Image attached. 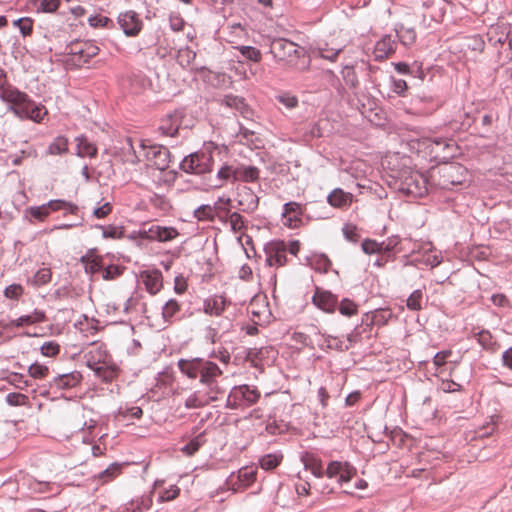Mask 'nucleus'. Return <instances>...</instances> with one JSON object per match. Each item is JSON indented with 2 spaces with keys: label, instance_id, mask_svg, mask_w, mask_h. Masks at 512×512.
I'll use <instances>...</instances> for the list:
<instances>
[{
  "label": "nucleus",
  "instance_id": "f257e3e1",
  "mask_svg": "<svg viewBox=\"0 0 512 512\" xmlns=\"http://www.w3.org/2000/svg\"><path fill=\"white\" fill-rule=\"evenodd\" d=\"M178 368L189 379L199 378L203 390H197L191 393L184 401L187 409H197L216 402L222 398L226 388L221 384L220 377L223 370L213 361L205 358L180 359Z\"/></svg>",
  "mask_w": 512,
  "mask_h": 512
},
{
  "label": "nucleus",
  "instance_id": "f03ea898",
  "mask_svg": "<svg viewBox=\"0 0 512 512\" xmlns=\"http://www.w3.org/2000/svg\"><path fill=\"white\" fill-rule=\"evenodd\" d=\"M6 72L0 67V99L8 104V111L20 120L41 123L48 114L46 107L33 101L26 93L13 86L5 87Z\"/></svg>",
  "mask_w": 512,
  "mask_h": 512
},
{
  "label": "nucleus",
  "instance_id": "7ed1b4c3",
  "mask_svg": "<svg viewBox=\"0 0 512 512\" xmlns=\"http://www.w3.org/2000/svg\"><path fill=\"white\" fill-rule=\"evenodd\" d=\"M217 146L212 143H205L201 149L184 157L180 162V169L191 174H205L212 171L214 153Z\"/></svg>",
  "mask_w": 512,
  "mask_h": 512
},
{
  "label": "nucleus",
  "instance_id": "20e7f679",
  "mask_svg": "<svg viewBox=\"0 0 512 512\" xmlns=\"http://www.w3.org/2000/svg\"><path fill=\"white\" fill-rule=\"evenodd\" d=\"M195 118L186 108H178L165 114L159 125L162 135L175 137L180 130H190L195 125Z\"/></svg>",
  "mask_w": 512,
  "mask_h": 512
},
{
  "label": "nucleus",
  "instance_id": "39448f33",
  "mask_svg": "<svg viewBox=\"0 0 512 512\" xmlns=\"http://www.w3.org/2000/svg\"><path fill=\"white\" fill-rule=\"evenodd\" d=\"M261 393L255 386L247 384L234 386L226 400V408L231 410L245 409L258 402Z\"/></svg>",
  "mask_w": 512,
  "mask_h": 512
},
{
  "label": "nucleus",
  "instance_id": "423d86ee",
  "mask_svg": "<svg viewBox=\"0 0 512 512\" xmlns=\"http://www.w3.org/2000/svg\"><path fill=\"white\" fill-rule=\"evenodd\" d=\"M58 210H66L68 213L72 215H77L79 207L72 202H68L62 199H55L50 200L47 203L42 204L40 206L28 207L24 211V216L25 218L29 219V221H31L30 218H34L40 222H43L50 215L51 212Z\"/></svg>",
  "mask_w": 512,
  "mask_h": 512
},
{
  "label": "nucleus",
  "instance_id": "0eeeda50",
  "mask_svg": "<svg viewBox=\"0 0 512 512\" xmlns=\"http://www.w3.org/2000/svg\"><path fill=\"white\" fill-rule=\"evenodd\" d=\"M140 147L144 151V156L150 165L160 171H164L169 168L171 153L167 147L162 145L146 146L143 142H141Z\"/></svg>",
  "mask_w": 512,
  "mask_h": 512
},
{
  "label": "nucleus",
  "instance_id": "6e6552de",
  "mask_svg": "<svg viewBox=\"0 0 512 512\" xmlns=\"http://www.w3.org/2000/svg\"><path fill=\"white\" fill-rule=\"evenodd\" d=\"M356 468L347 461H330L325 469V476L329 479H336V482L343 486L349 483L356 475Z\"/></svg>",
  "mask_w": 512,
  "mask_h": 512
},
{
  "label": "nucleus",
  "instance_id": "1a4fd4ad",
  "mask_svg": "<svg viewBox=\"0 0 512 512\" xmlns=\"http://www.w3.org/2000/svg\"><path fill=\"white\" fill-rule=\"evenodd\" d=\"M486 36L489 44L493 47L507 45L512 51V24L506 22L493 24L488 28Z\"/></svg>",
  "mask_w": 512,
  "mask_h": 512
},
{
  "label": "nucleus",
  "instance_id": "9d476101",
  "mask_svg": "<svg viewBox=\"0 0 512 512\" xmlns=\"http://www.w3.org/2000/svg\"><path fill=\"white\" fill-rule=\"evenodd\" d=\"M399 190L408 196L423 197L427 194V180L418 172H410L400 182Z\"/></svg>",
  "mask_w": 512,
  "mask_h": 512
},
{
  "label": "nucleus",
  "instance_id": "9b49d317",
  "mask_svg": "<svg viewBox=\"0 0 512 512\" xmlns=\"http://www.w3.org/2000/svg\"><path fill=\"white\" fill-rule=\"evenodd\" d=\"M269 52L277 61L289 60L294 55L300 57V51L297 44L284 38L273 39L270 44Z\"/></svg>",
  "mask_w": 512,
  "mask_h": 512
},
{
  "label": "nucleus",
  "instance_id": "f8f14e48",
  "mask_svg": "<svg viewBox=\"0 0 512 512\" xmlns=\"http://www.w3.org/2000/svg\"><path fill=\"white\" fill-rule=\"evenodd\" d=\"M266 264L270 267H281L287 262L285 241L273 240L265 244Z\"/></svg>",
  "mask_w": 512,
  "mask_h": 512
},
{
  "label": "nucleus",
  "instance_id": "ddd939ff",
  "mask_svg": "<svg viewBox=\"0 0 512 512\" xmlns=\"http://www.w3.org/2000/svg\"><path fill=\"white\" fill-rule=\"evenodd\" d=\"M256 475L257 467L245 466L236 473H231L227 481L234 491H240L252 485L256 480Z\"/></svg>",
  "mask_w": 512,
  "mask_h": 512
},
{
  "label": "nucleus",
  "instance_id": "4468645a",
  "mask_svg": "<svg viewBox=\"0 0 512 512\" xmlns=\"http://www.w3.org/2000/svg\"><path fill=\"white\" fill-rule=\"evenodd\" d=\"M117 23L127 37L137 36L143 27L141 18L133 10L121 12L117 17Z\"/></svg>",
  "mask_w": 512,
  "mask_h": 512
},
{
  "label": "nucleus",
  "instance_id": "2eb2a0df",
  "mask_svg": "<svg viewBox=\"0 0 512 512\" xmlns=\"http://www.w3.org/2000/svg\"><path fill=\"white\" fill-rule=\"evenodd\" d=\"M430 142L429 147L436 157L446 160L455 157L457 154L458 147L453 139L434 137Z\"/></svg>",
  "mask_w": 512,
  "mask_h": 512
},
{
  "label": "nucleus",
  "instance_id": "dca6fc26",
  "mask_svg": "<svg viewBox=\"0 0 512 512\" xmlns=\"http://www.w3.org/2000/svg\"><path fill=\"white\" fill-rule=\"evenodd\" d=\"M315 306L327 313H333L338 305V298L332 292L316 288L312 297Z\"/></svg>",
  "mask_w": 512,
  "mask_h": 512
},
{
  "label": "nucleus",
  "instance_id": "f3484780",
  "mask_svg": "<svg viewBox=\"0 0 512 512\" xmlns=\"http://www.w3.org/2000/svg\"><path fill=\"white\" fill-rule=\"evenodd\" d=\"M237 203L243 212L252 213L258 208L259 197L251 188L243 186L238 189Z\"/></svg>",
  "mask_w": 512,
  "mask_h": 512
},
{
  "label": "nucleus",
  "instance_id": "a211bd4d",
  "mask_svg": "<svg viewBox=\"0 0 512 512\" xmlns=\"http://www.w3.org/2000/svg\"><path fill=\"white\" fill-rule=\"evenodd\" d=\"M397 41L392 34H386L379 39L374 47V57L376 60H383L395 53Z\"/></svg>",
  "mask_w": 512,
  "mask_h": 512
},
{
  "label": "nucleus",
  "instance_id": "6ab92c4d",
  "mask_svg": "<svg viewBox=\"0 0 512 512\" xmlns=\"http://www.w3.org/2000/svg\"><path fill=\"white\" fill-rule=\"evenodd\" d=\"M144 234L151 241L169 242L175 239L179 232L174 227L151 225L147 231H144Z\"/></svg>",
  "mask_w": 512,
  "mask_h": 512
},
{
  "label": "nucleus",
  "instance_id": "aec40b11",
  "mask_svg": "<svg viewBox=\"0 0 512 512\" xmlns=\"http://www.w3.org/2000/svg\"><path fill=\"white\" fill-rule=\"evenodd\" d=\"M303 210L299 203L288 202L283 205V223L289 228H297L302 223Z\"/></svg>",
  "mask_w": 512,
  "mask_h": 512
},
{
  "label": "nucleus",
  "instance_id": "412c9836",
  "mask_svg": "<svg viewBox=\"0 0 512 512\" xmlns=\"http://www.w3.org/2000/svg\"><path fill=\"white\" fill-rule=\"evenodd\" d=\"M82 374L79 371L60 374L53 378L50 387L57 390H68L77 387L82 381Z\"/></svg>",
  "mask_w": 512,
  "mask_h": 512
},
{
  "label": "nucleus",
  "instance_id": "4be33fe9",
  "mask_svg": "<svg viewBox=\"0 0 512 512\" xmlns=\"http://www.w3.org/2000/svg\"><path fill=\"white\" fill-rule=\"evenodd\" d=\"M85 362L88 368H95L109 362V355L106 348L102 345L92 347L85 355Z\"/></svg>",
  "mask_w": 512,
  "mask_h": 512
},
{
  "label": "nucleus",
  "instance_id": "5701e85b",
  "mask_svg": "<svg viewBox=\"0 0 512 512\" xmlns=\"http://www.w3.org/2000/svg\"><path fill=\"white\" fill-rule=\"evenodd\" d=\"M69 49L72 55L79 56L83 62H88L99 53V47L91 41L72 44Z\"/></svg>",
  "mask_w": 512,
  "mask_h": 512
},
{
  "label": "nucleus",
  "instance_id": "b1692460",
  "mask_svg": "<svg viewBox=\"0 0 512 512\" xmlns=\"http://www.w3.org/2000/svg\"><path fill=\"white\" fill-rule=\"evenodd\" d=\"M85 272L90 275L102 272L104 267L103 258L96 254L94 249L89 250L81 257Z\"/></svg>",
  "mask_w": 512,
  "mask_h": 512
},
{
  "label": "nucleus",
  "instance_id": "393cba45",
  "mask_svg": "<svg viewBox=\"0 0 512 512\" xmlns=\"http://www.w3.org/2000/svg\"><path fill=\"white\" fill-rule=\"evenodd\" d=\"M227 305V300L221 295H213L203 302V311L210 316H220Z\"/></svg>",
  "mask_w": 512,
  "mask_h": 512
},
{
  "label": "nucleus",
  "instance_id": "a878e982",
  "mask_svg": "<svg viewBox=\"0 0 512 512\" xmlns=\"http://www.w3.org/2000/svg\"><path fill=\"white\" fill-rule=\"evenodd\" d=\"M222 103L231 109H234L235 111L239 112L244 118H250L253 114L252 109L249 107V105L245 102V99L239 96L234 95H226Z\"/></svg>",
  "mask_w": 512,
  "mask_h": 512
},
{
  "label": "nucleus",
  "instance_id": "bb28decb",
  "mask_svg": "<svg viewBox=\"0 0 512 512\" xmlns=\"http://www.w3.org/2000/svg\"><path fill=\"white\" fill-rule=\"evenodd\" d=\"M152 506V498L149 495H142L119 508V512H145Z\"/></svg>",
  "mask_w": 512,
  "mask_h": 512
},
{
  "label": "nucleus",
  "instance_id": "cd10ccee",
  "mask_svg": "<svg viewBox=\"0 0 512 512\" xmlns=\"http://www.w3.org/2000/svg\"><path fill=\"white\" fill-rule=\"evenodd\" d=\"M421 5L424 17L427 16L433 21H440L445 14L442 0H424Z\"/></svg>",
  "mask_w": 512,
  "mask_h": 512
},
{
  "label": "nucleus",
  "instance_id": "c85d7f7f",
  "mask_svg": "<svg viewBox=\"0 0 512 512\" xmlns=\"http://www.w3.org/2000/svg\"><path fill=\"white\" fill-rule=\"evenodd\" d=\"M353 201V195L340 188L334 189L328 196L327 202L335 208H347Z\"/></svg>",
  "mask_w": 512,
  "mask_h": 512
},
{
  "label": "nucleus",
  "instance_id": "c756f323",
  "mask_svg": "<svg viewBox=\"0 0 512 512\" xmlns=\"http://www.w3.org/2000/svg\"><path fill=\"white\" fill-rule=\"evenodd\" d=\"M76 141V155L79 157L94 158L97 155L98 149L96 145L89 141L85 135H80L75 138Z\"/></svg>",
  "mask_w": 512,
  "mask_h": 512
},
{
  "label": "nucleus",
  "instance_id": "7c9ffc66",
  "mask_svg": "<svg viewBox=\"0 0 512 512\" xmlns=\"http://www.w3.org/2000/svg\"><path fill=\"white\" fill-rule=\"evenodd\" d=\"M143 283L146 290L154 295L158 293L162 287V275L159 271H146L142 274Z\"/></svg>",
  "mask_w": 512,
  "mask_h": 512
},
{
  "label": "nucleus",
  "instance_id": "2f4dec72",
  "mask_svg": "<svg viewBox=\"0 0 512 512\" xmlns=\"http://www.w3.org/2000/svg\"><path fill=\"white\" fill-rule=\"evenodd\" d=\"M342 50V47H330L328 43L320 42L313 49V54L322 59L334 62Z\"/></svg>",
  "mask_w": 512,
  "mask_h": 512
},
{
  "label": "nucleus",
  "instance_id": "473e14b6",
  "mask_svg": "<svg viewBox=\"0 0 512 512\" xmlns=\"http://www.w3.org/2000/svg\"><path fill=\"white\" fill-rule=\"evenodd\" d=\"M396 41H400L404 46L412 45L416 40V32L414 28L405 27L404 25H396L395 35Z\"/></svg>",
  "mask_w": 512,
  "mask_h": 512
},
{
  "label": "nucleus",
  "instance_id": "72a5a7b5",
  "mask_svg": "<svg viewBox=\"0 0 512 512\" xmlns=\"http://www.w3.org/2000/svg\"><path fill=\"white\" fill-rule=\"evenodd\" d=\"M45 320V314L42 311L35 310L33 313L28 315L20 316L17 319H13L10 321V325L14 327H22L25 325H33L36 323H41Z\"/></svg>",
  "mask_w": 512,
  "mask_h": 512
},
{
  "label": "nucleus",
  "instance_id": "f704fd0d",
  "mask_svg": "<svg viewBox=\"0 0 512 512\" xmlns=\"http://www.w3.org/2000/svg\"><path fill=\"white\" fill-rule=\"evenodd\" d=\"M181 305L175 299H169L162 307V317L165 323L171 324L177 319Z\"/></svg>",
  "mask_w": 512,
  "mask_h": 512
},
{
  "label": "nucleus",
  "instance_id": "c9c22d12",
  "mask_svg": "<svg viewBox=\"0 0 512 512\" xmlns=\"http://www.w3.org/2000/svg\"><path fill=\"white\" fill-rule=\"evenodd\" d=\"M205 442V433H198L193 436L187 444L181 447L180 451L186 456H192L205 444Z\"/></svg>",
  "mask_w": 512,
  "mask_h": 512
},
{
  "label": "nucleus",
  "instance_id": "e433bc0d",
  "mask_svg": "<svg viewBox=\"0 0 512 512\" xmlns=\"http://www.w3.org/2000/svg\"><path fill=\"white\" fill-rule=\"evenodd\" d=\"M476 338L477 342L479 343V345H481V347L484 350L489 351L491 353L497 351L499 345L497 344L496 340L493 338V336L488 330H481L477 334Z\"/></svg>",
  "mask_w": 512,
  "mask_h": 512
},
{
  "label": "nucleus",
  "instance_id": "4c0bfd02",
  "mask_svg": "<svg viewBox=\"0 0 512 512\" xmlns=\"http://www.w3.org/2000/svg\"><path fill=\"white\" fill-rule=\"evenodd\" d=\"M52 272L50 268L42 267L36 271L32 278L28 279V283L34 287H40L51 281Z\"/></svg>",
  "mask_w": 512,
  "mask_h": 512
},
{
  "label": "nucleus",
  "instance_id": "58836bf2",
  "mask_svg": "<svg viewBox=\"0 0 512 512\" xmlns=\"http://www.w3.org/2000/svg\"><path fill=\"white\" fill-rule=\"evenodd\" d=\"M260 170L255 166H243L237 169L236 179L244 182H255L259 179Z\"/></svg>",
  "mask_w": 512,
  "mask_h": 512
},
{
  "label": "nucleus",
  "instance_id": "ea45409f",
  "mask_svg": "<svg viewBox=\"0 0 512 512\" xmlns=\"http://www.w3.org/2000/svg\"><path fill=\"white\" fill-rule=\"evenodd\" d=\"M95 375L105 382L112 381L117 376V368L109 362L95 368Z\"/></svg>",
  "mask_w": 512,
  "mask_h": 512
},
{
  "label": "nucleus",
  "instance_id": "a19ab883",
  "mask_svg": "<svg viewBox=\"0 0 512 512\" xmlns=\"http://www.w3.org/2000/svg\"><path fill=\"white\" fill-rule=\"evenodd\" d=\"M68 151V139L64 136H58L48 146L47 154L62 155Z\"/></svg>",
  "mask_w": 512,
  "mask_h": 512
},
{
  "label": "nucleus",
  "instance_id": "79ce46f5",
  "mask_svg": "<svg viewBox=\"0 0 512 512\" xmlns=\"http://www.w3.org/2000/svg\"><path fill=\"white\" fill-rule=\"evenodd\" d=\"M221 211L228 214V222L231 230L235 233L242 231L245 228L244 218L238 212L230 213L228 208L220 207Z\"/></svg>",
  "mask_w": 512,
  "mask_h": 512
},
{
  "label": "nucleus",
  "instance_id": "37998d69",
  "mask_svg": "<svg viewBox=\"0 0 512 512\" xmlns=\"http://www.w3.org/2000/svg\"><path fill=\"white\" fill-rule=\"evenodd\" d=\"M283 456L281 454H267L260 458V466L264 470L275 469L282 461Z\"/></svg>",
  "mask_w": 512,
  "mask_h": 512
},
{
  "label": "nucleus",
  "instance_id": "c03bdc74",
  "mask_svg": "<svg viewBox=\"0 0 512 512\" xmlns=\"http://www.w3.org/2000/svg\"><path fill=\"white\" fill-rule=\"evenodd\" d=\"M275 99L278 103L283 105L287 110H292L298 106V98L289 93V92H282L275 96Z\"/></svg>",
  "mask_w": 512,
  "mask_h": 512
},
{
  "label": "nucleus",
  "instance_id": "a18cd8bd",
  "mask_svg": "<svg viewBox=\"0 0 512 512\" xmlns=\"http://www.w3.org/2000/svg\"><path fill=\"white\" fill-rule=\"evenodd\" d=\"M236 176L237 170L235 171L231 166L224 165L217 172L218 183L215 186L221 187L226 181H228L232 177L236 179Z\"/></svg>",
  "mask_w": 512,
  "mask_h": 512
},
{
  "label": "nucleus",
  "instance_id": "49530a36",
  "mask_svg": "<svg viewBox=\"0 0 512 512\" xmlns=\"http://www.w3.org/2000/svg\"><path fill=\"white\" fill-rule=\"evenodd\" d=\"M338 310L343 316L350 317L352 315H355L358 311V306L355 304L354 301L344 298L342 299L338 305Z\"/></svg>",
  "mask_w": 512,
  "mask_h": 512
},
{
  "label": "nucleus",
  "instance_id": "de8ad7c7",
  "mask_svg": "<svg viewBox=\"0 0 512 512\" xmlns=\"http://www.w3.org/2000/svg\"><path fill=\"white\" fill-rule=\"evenodd\" d=\"M237 49L245 59L255 63L260 62L262 55L259 49L252 46H239Z\"/></svg>",
  "mask_w": 512,
  "mask_h": 512
},
{
  "label": "nucleus",
  "instance_id": "09e8293b",
  "mask_svg": "<svg viewBox=\"0 0 512 512\" xmlns=\"http://www.w3.org/2000/svg\"><path fill=\"white\" fill-rule=\"evenodd\" d=\"M423 292L420 289L414 290L406 301V305L410 310L418 311L422 308Z\"/></svg>",
  "mask_w": 512,
  "mask_h": 512
},
{
  "label": "nucleus",
  "instance_id": "8fccbe9b",
  "mask_svg": "<svg viewBox=\"0 0 512 512\" xmlns=\"http://www.w3.org/2000/svg\"><path fill=\"white\" fill-rule=\"evenodd\" d=\"M342 78L346 85L350 88H356L358 85V78L352 66H345L341 71Z\"/></svg>",
  "mask_w": 512,
  "mask_h": 512
},
{
  "label": "nucleus",
  "instance_id": "3c124183",
  "mask_svg": "<svg viewBox=\"0 0 512 512\" xmlns=\"http://www.w3.org/2000/svg\"><path fill=\"white\" fill-rule=\"evenodd\" d=\"M361 247L365 254H383L382 244L376 240L365 239Z\"/></svg>",
  "mask_w": 512,
  "mask_h": 512
},
{
  "label": "nucleus",
  "instance_id": "603ef678",
  "mask_svg": "<svg viewBox=\"0 0 512 512\" xmlns=\"http://www.w3.org/2000/svg\"><path fill=\"white\" fill-rule=\"evenodd\" d=\"M305 468L310 470V472L316 478H322L325 476V470L323 469V466H322V463L320 460L313 458V459L305 462Z\"/></svg>",
  "mask_w": 512,
  "mask_h": 512
},
{
  "label": "nucleus",
  "instance_id": "864d4df0",
  "mask_svg": "<svg viewBox=\"0 0 512 512\" xmlns=\"http://www.w3.org/2000/svg\"><path fill=\"white\" fill-rule=\"evenodd\" d=\"M210 359H218L223 365L227 366L230 363L231 355L225 348L214 349L209 353L206 360L211 361Z\"/></svg>",
  "mask_w": 512,
  "mask_h": 512
},
{
  "label": "nucleus",
  "instance_id": "5fc2aeb1",
  "mask_svg": "<svg viewBox=\"0 0 512 512\" xmlns=\"http://www.w3.org/2000/svg\"><path fill=\"white\" fill-rule=\"evenodd\" d=\"M14 26L18 27L20 33L26 37L32 33L33 22L30 18L24 17L17 19L13 22Z\"/></svg>",
  "mask_w": 512,
  "mask_h": 512
},
{
  "label": "nucleus",
  "instance_id": "6e6d98bb",
  "mask_svg": "<svg viewBox=\"0 0 512 512\" xmlns=\"http://www.w3.org/2000/svg\"><path fill=\"white\" fill-rule=\"evenodd\" d=\"M88 23L91 27H110L113 25V21L104 15H91L88 18Z\"/></svg>",
  "mask_w": 512,
  "mask_h": 512
},
{
  "label": "nucleus",
  "instance_id": "4d7b16f0",
  "mask_svg": "<svg viewBox=\"0 0 512 512\" xmlns=\"http://www.w3.org/2000/svg\"><path fill=\"white\" fill-rule=\"evenodd\" d=\"M120 469L121 466L119 464L113 463L99 474V478L103 482L111 481L120 473Z\"/></svg>",
  "mask_w": 512,
  "mask_h": 512
},
{
  "label": "nucleus",
  "instance_id": "13d9d810",
  "mask_svg": "<svg viewBox=\"0 0 512 512\" xmlns=\"http://www.w3.org/2000/svg\"><path fill=\"white\" fill-rule=\"evenodd\" d=\"M40 351L46 357H54L59 353L60 346L55 341H47L41 345Z\"/></svg>",
  "mask_w": 512,
  "mask_h": 512
},
{
  "label": "nucleus",
  "instance_id": "bf43d9fd",
  "mask_svg": "<svg viewBox=\"0 0 512 512\" xmlns=\"http://www.w3.org/2000/svg\"><path fill=\"white\" fill-rule=\"evenodd\" d=\"M194 215L198 220H212L215 213L211 206L201 205L195 210Z\"/></svg>",
  "mask_w": 512,
  "mask_h": 512
},
{
  "label": "nucleus",
  "instance_id": "052dcab7",
  "mask_svg": "<svg viewBox=\"0 0 512 512\" xmlns=\"http://www.w3.org/2000/svg\"><path fill=\"white\" fill-rule=\"evenodd\" d=\"M29 375L35 379H42L47 376L49 369L47 366L34 363L28 369Z\"/></svg>",
  "mask_w": 512,
  "mask_h": 512
},
{
  "label": "nucleus",
  "instance_id": "680f3d73",
  "mask_svg": "<svg viewBox=\"0 0 512 512\" xmlns=\"http://www.w3.org/2000/svg\"><path fill=\"white\" fill-rule=\"evenodd\" d=\"M27 396L21 393L13 392L6 395V402L10 406H22L26 404Z\"/></svg>",
  "mask_w": 512,
  "mask_h": 512
},
{
  "label": "nucleus",
  "instance_id": "e2e57ef3",
  "mask_svg": "<svg viewBox=\"0 0 512 512\" xmlns=\"http://www.w3.org/2000/svg\"><path fill=\"white\" fill-rule=\"evenodd\" d=\"M23 294V287L20 284H11L4 290L5 297L17 300Z\"/></svg>",
  "mask_w": 512,
  "mask_h": 512
},
{
  "label": "nucleus",
  "instance_id": "0e129e2a",
  "mask_svg": "<svg viewBox=\"0 0 512 512\" xmlns=\"http://www.w3.org/2000/svg\"><path fill=\"white\" fill-rule=\"evenodd\" d=\"M400 238L398 236L389 237L387 240L382 241L383 247V255L389 256V254L395 250V248L399 245Z\"/></svg>",
  "mask_w": 512,
  "mask_h": 512
},
{
  "label": "nucleus",
  "instance_id": "69168bd1",
  "mask_svg": "<svg viewBox=\"0 0 512 512\" xmlns=\"http://www.w3.org/2000/svg\"><path fill=\"white\" fill-rule=\"evenodd\" d=\"M180 493V489L176 485H171L169 489H165L159 495L160 502H166L174 500Z\"/></svg>",
  "mask_w": 512,
  "mask_h": 512
},
{
  "label": "nucleus",
  "instance_id": "338daca9",
  "mask_svg": "<svg viewBox=\"0 0 512 512\" xmlns=\"http://www.w3.org/2000/svg\"><path fill=\"white\" fill-rule=\"evenodd\" d=\"M121 269L117 265H109L103 267L102 278L104 280H113L121 274Z\"/></svg>",
  "mask_w": 512,
  "mask_h": 512
},
{
  "label": "nucleus",
  "instance_id": "774afa93",
  "mask_svg": "<svg viewBox=\"0 0 512 512\" xmlns=\"http://www.w3.org/2000/svg\"><path fill=\"white\" fill-rule=\"evenodd\" d=\"M169 24H170V28L173 31L179 32V31L183 30L185 21L180 15L171 14L169 17Z\"/></svg>",
  "mask_w": 512,
  "mask_h": 512
}]
</instances>
